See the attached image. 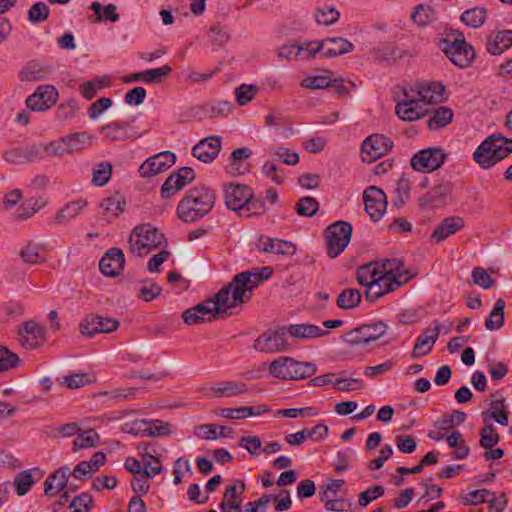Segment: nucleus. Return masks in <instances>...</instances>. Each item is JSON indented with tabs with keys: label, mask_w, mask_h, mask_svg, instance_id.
<instances>
[{
	"label": "nucleus",
	"mask_w": 512,
	"mask_h": 512,
	"mask_svg": "<svg viewBox=\"0 0 512 512\" xmlns=\"http://www.w3.org/2000/svg\"><path fill=\"white\" fill-rule=\"evenodd\" d=\"M379 263L380 275L389 276L400 282V286L409 280L407 271L404 270L403 264L397 259H385Z\"/></svg>",
	"instance_id": "obj_29"
},
{
	"label": "nucleus",
	"mask_w": 512,
	"mask_h": 512,
	"mask_svg": "<svg viewBox=\"0 0 512 512\" xmlns=\"http://www.w3.org/2000/svg\"><path fill=\"white\" fill-rule=\"evenodd\" d=\"M208 37L213 45L223 46L229 41L230 34L226 26L217 23L210 27Z\"/></svg>",
	"instance_id": "obj_58"
},
{
	"label": "nucleus",
	"mask_w": 512,
	"mask_h": 512,
	"mask_svg": "<svg viewBox=\"0 0 512 512\" xmlns=\"http://www.w3.org/2000/svg\"><path fill=\"white\" fill-rule=\"evenodd\" d=\"M269 409L265 405L259 406H243L237 408H223L219 415L230 419H242L250 416L261 415L268 412Z\"/></svg>",
	"instance_id": "obj_33"
},
{
	"label": "nucleus",
	"mask_w": 512,
	"mask_h": 512,
	"mask_svg": "<svg viewBox=\"0 0 512 512\" xmlns=\"http://www.w3.org/2000/svg\"><path fill=\"white\" fill-rule=\"evenodd\" d=\"M453 41L442 40L443 52L456 66L461 68L468 67L475 57L474 49L469 45L462 34Z\"/></svg>",
	"instance_id": "obj_8"
},
{
	"label": "nucleus",
	"mask_w": 512,
	"mask_h": 512,
	"mask_svg": "<svg viewBox=\"0 0 512 512\" xmlns=\"http://www.w3.org/2000/svg\"><path fill=\"white\" fill-rule=\"evenodd\" d=\"M413 100H408L407 102L398 100L395 106L396 115L403 121H416L422 118L426 109L420 104H413Z\"/></svg>",
	"instance_id": "obj_31"
},
{
	"label": "nucleus",
	"mask_w": 512,
	"mask_h": 512,
	"mask_svg": "<svg viewBox=\"0 0 512 512\" xmlns=\"http://www.w3.org/2000/svg\"><path fill=\"white\" fill-rule=\"evenodd\" d=\"M269 153L275 161H282L286 165H295L299 162V155L286 147H272Z\"/></svg>",
	"instance_id": "obj_54"
},
{
	"label": "nucleus",
	"mask_w": 512,
	"mask_h": 512,
	"mask_svg": "<svg viewBox=\"0 0 512 512\" xmlns=\"http://www.w3.org/2000/svg\"><path fill=\"white\" fill-rule=\"evenodd\" d=\"M379 273V263H368L359 267L356 271V279L359 284L366 286L375 282L376 277Z\"/></svg>",
	"instance_id": "obj_45"
},
{
	"label": "nucleus",
	"mask_w": 512,
	"mask_h": 512,
	"mask_svg": "<svg viewBox=\"0 0 512 512\" xmlns=\"http://www.w3.org/2000/svg\"><path fill=\"white\" fill-rule=\"evenodd\" d=\"M33 484L34 480L30 471H21L14 479L15 489L19 496L25 495Z\"/></svg>",
	"instance_id": "obj_61"
},
{
	"label": "nucleus",
	"mask_w": 512,
	"mask_h": 512,
	"mask_svg": "<svg viewBox=\"0 0 512 512\" xmlns=\"http://www.w3.org/2000/svg\"><path fill=\"white\" fill-rule=\"evenodd\" d=\"M50 9L44 2H37L33 4L28 10V20L32 24H38L47 20Z\"/></svg>",
	"instance_id": "obj_59"
},
{
	"label": "nucleus",
	"mask_w": 512,
	"mask_h": 512,
	"mask_svg": "<svg viewBox=\"0 0 512 512\" xmlns=\"http://www.w3.org/2000/svg\"><path fill=\"white\" fill-rule=\"evenodd\" d=\"M260 250L266 253L276 255L292 256L296 252V247L292 242L277 238H261Z\"/></svg>",
	"instance_id": "obj_27"
},
{
	"label": "nucleus",
	"mask_w": 512,
	"mask_h": 512,
	"mask_svg": "<svg viewBox=\"0 0 512 512\" xmlns=\"http://www.w3.org/2000/svg\"><path fill=\"white\" fill-rule=\"evenodd\" d=\"M365 210L373 221L382 218L386 211L387 200L384 191L376 186H369L363 193Z\"/></svg>",
	"instance_id": "obj_11"
},
{
	"label": "nucleus",
	"mask_w": 512,
	"mask_h": 512,
	"mask_svg": "<svg viewBox=\"0 0 512 512\" xmlns=\"http://www.w3.org/2000/svg\"><path fill=\"white\" fill-rule=\"evenodd\" d=\"M215 200L216 195L210 188L193 187L178 203L177 215L184 222H195L213 209Z\"/></svg>",
	"instance_id": "obj_1"
},
{
	"label": "nucleus",
	"mask_w": 512,
	"mask_h": 512,
	"mask_svg": "<svg viewBox=\"0 0 512 512\" xmlns=\"http://www.w3.org/2000/svg\"><path fill=\"white\" fill-rule=\"evenodd\" d=\"M258 88L255 85L242 84L235 90L236 101L240 106H244L256 95Z\"/></svg>",
	"instance_id": "obj_63"
},
{
	"label": "nucleus",
	"mask_w": 512,
	"mask_h": 512,
	"mask_svg": "<svg viewBox=\"0 0 512 512\" xmlns=\"http://www.w3.org/2000/svg\"><path fill=\"white\" fill-rule=\"evenodd\" d=\"M451 191L452 186L449 183L436 185L419 199V203L425 208H439L446 203Z\"/></svg>",
	"instance_id": "obj_23"
},
{
	"label": "nucleus",
	"mask_w": 512,
	"mask_h": 512,
	"mask_svg": "<svg viewBox=\"0 0 512 512\" xmlns=\"http://www.w3.org/2000/svg\"><path fill=\"white\" fill-rule=\"evenodd\" d=\"M512 46V30L491 33L486 38V49L492 55H500Z\"/></svg>",
	"instance_id": "obj_26"
},
{
	"label": "nucleus",
	"mask_w": 512,
	"mask_h": 512,
	"mask_svg": "<svg viewBox=\"0 0 512 512\" xmlns=\"http://www.w3.org/2000/svg\"><path fill=\"white\" fill-rule=\"evenodd\" d=\"M145 435L147 437H163L171 433L170 425L162 420H146Z\"/></svg>",
	"instance_id": "obj_53"
},
{
	"label": "nucleus",
	"mask_w": 512,
	"mask_h": 512,
	"mask_svg": "<svg viewBox=\"0 0 512 512\" xmlns=\"http://www.w3.org/2000/svg\"><path fill=\"white\" fill-rule=\"evenodd\" d=\"M384 492L385 490L383 486L374 485L359 494L358 503L361 507H365L373 500L383 496Z\"/></svg>",
	"instance_id": "obj_64"
},
{
	"label": "nucleus",
	"mask_w": 512,
	"mask_h": 512,
	"mask_svg": "<svg viewBox=\"0 0 512 512\" xmlns=\"http://www.w3.org/2000/svg\"><path fill=\"white\" fill-rule=\"evenodd\" d=\"M362 299V294L358 289L346 288L338 296L336 304L340 309L348 310L357 307Z\"/></svg>",
	"instance_id": "obj_40"
},
{
	"label": "nucleus",
	"mask_w": 512,
	"mask_h": 512,
	"mask_svg": "<svg viewBox=\"0 0 512 512\" xmlns=\"http://www.w3.org/2000/svg\"><path fill=\"white\" fill-rule=\"evenodd\" d=\"M250 197L252 191L246 185L230 184L225 189V203L230 210L243 211Z\"/></svg>",
	"instance_id": "obj_18"
},
{
	"label": "nucleus",
	"mask_w": 512,
	"mask_h": 512,
	"mask_svg": "<svg viewBox=\"0 0 512 512\" xmlns=\"http://www.w3.org/2000/svg\"><path fill=\"white\" fill-rule=\"evenodd\" d=\"M446 159V154L440 147L423 149L411 158V167L419 172L427 173L440 168Z\"/></svg>",
	"instance_id": "obj_9"
},
{
	"label": "nucleus",
	"mask_w": 512,
	"mask_h": 512,
	"mask_svg": "<svg viewBox=\"0 0 512 512\" xmlns=\"http://www.w3.org/2000/svg\"><path fill=\"white\" fill-rule=\"evenodd\" d=\"M387 328L382 321L364 324L347 332L343 336V341L350 346L366 345L382 337Z\"/></svg>",
	"instance_id": "obj_7"
},
{
	"label": "nucleus",
	"mask_w": 512,
	"mask_h": 512,
	"mask_svg": "<svg viewBox=\"0 0 512 512\" xmlns=\"http://www.w3.org/2000/svg\"><path fill=\"white\" fill-rule=\"evenodd\" d=\"M254 348L259 352L276 353L284 351L287 348L285 330H277L274 333H264L254 342Z\"/></svg>",
	"instance_id": "obj_17"
},
{
	"label": "nucleus",
	"mask_w": 512,
	"mask_h": 512,
	"mask_svg": "<svg viewBox=\"0 0 512 512\" xmlns=\"http://www.w3.org/2000/svg\"><path fill=\"white\" fill-rule=\"evenodd\" d=\"M351 235L352 225L346 221H336L328 226L325 230L328 256H339L348 246Z\"/></svg>",
	"instance_id": "obj_6"
},
{
	"label": "nucleus",
	"mask_w": 512,
	"mask_h": 512,
	"mask_svg": "<svg viewBox=\"0 0 512 512\" xmlns=\"http://www.w3.org/2000/svg\"><path fill=\"white\" fill-rule=\"evenodd\" d=\"M125 258L121 249H109L99 262L101 273L107 277L119 275L124 268Z\"/></svg>",
	"instance_id": "obj_19"
},
{
	"label": "nucleus",
	"mask_w": 512,
	"mask_h": 512,
	"mask_svg": "<svg viewBox=\"0 0 512 512\" xmlns=\"http://www.w3.org/2000/svg\"><path fill=\"white\" fill-rule=\"evenodd\" d=\"M461 21L469 27L479 28L486 19V10L480 7H474L466 10L460 17Z\"/></svg>",
	"instance_id": "obj_47"
},
{
	"label": "nucleus",
	"mask_w": 512,
	"mask_h": 512,
	"mask_svg": "<svg viewBox=\"0 0 512 512\" xmlns=\"http://www.w3.org/2000/svg\"><path fill=\"white\" fill-rule=\"evenodd\" d=\"M57 96L58 93L53 86L41 85L28 96L25 103L32 111H45L55 104Z\"/></svg>",
	"instance_id": "obj_15"
},
{
	"label": "nucleus",
	"mask_w": 512,
	"mask_h": 512,
	"mask_svg": "<svg viewBox=\"0 0 512 512\" xmlns=\"http://www.w3.org/2000/svg\"><path fill=\"white\" fill-rule=\"evenodd\" d=\"M419 89L424 108L427 104L441 102L443 99L444 86L440 83H419Z\"/></svg>",
	"instance_id": "obj_37"
},
{
	"label": "nucleus",
	"mask_w": 512,
	"mask_h": 512,
	"mask_svg": "<svg viewBox=\"0 0 512 512\" xmlns=\"http://www.w3.org/2000/svg\"><path fill=\"white\" fill-rule=\"evenodd\" d=\"M317 372V365L314 362L296 361L291 357H279L272 361L269 366V373L282 380H299L313 376Z\"/></svg>",
	"instance_id": "obj_2"
},
{
	"label": "nucleus",
	"mask_w": 512,
	"mask_h": 512,
	"mask_svg": "<svg viewBox=\"0 0 512 512\" xmlns=\"http://www.w3.org/2000/svg\"><path fill=\"white\" fill-rule=\"evenodd\" d=\"M128 123L123 121H114L100 127V131L105 137L112 141L125 140L130 138L128 134Z\"/></svg>",
	"instance_id": "obj_38"
},
{
	"label": "nucleus",
	"mask_w": 512,
	"mask_h": 512,
	"mask_svg": "<svg viewBox=\"0 0 512 512\" xmlns=\"http://www.w3.org/2000/svg\"><path fill=\"white\" fill-rule=\"evenodd\" d=\"M20 362L21 360L17 354L0 345V372L16 368Z\"/></svg>",
	"instance_id": "obj_57"
},
{
	"label": "nucleus",
	"mask_w": 512,
	"mask_h": 512,
	"mask_svg": "<svg viewBox=\"0 0 512 512\" xmlns=\"http://www.w3.org/2000/svg\"><path fill=\"white\" fill-rule=\"evenodd\" d=\"M86 206V201L78 200L67 203L55 216L58 224L67 223L74 219Z\"/></svg>",
	"instance_id": "obj_41"
},
{
	"label": "nucleus",
	"mask_w": 512,
	"mask_h": 512,
	"mask_svg": "<svg viewBox=\"0 0 512 512\" xmlns=\"http://www.w3.org/2000/svg\"><path fill=\"white\" fill-rule=\"evenodd\" d=\"M165 241L164 234L153 225L147 223L136 226L133 229L129 244L134 255L143 257L152 250L157 249Z\"/></svg>",
	"instance_id": "obj_3"
},
{
	"label": "nucleus",
	"mask_w": 512,
	"mask_h": 512,
	"mask_svg": "<svg viewBox=\"0 0 512 512\" xmlns=\"http://www.w3.org/2000/svg\"><path fill=\"white\" fill-rule=\"evenodd\" d=\"M19 342L27 349L37 348L44 342V329L35 321H27L19 330Z\"/></svg>",
	"instance_id": "obj_21"
},
{
	"label": "nucleus",
	"mask_w": 512,
	"mask_h": 512,
	"mask_svg": "<svg viewBox=\"0 0 512 512\" xmlns=\"http://www.w3.org/2000/svg\"><path fill=\"white\" fill-rule=\"evenodd\" d=\"M52 73V67L39 62H31L20 73L22 81L36 82L45 79Z\"/></svg>",
	"instance_id": "obj_34"
},
{
	"label": "nucleus",
	"mask_w": 512,
	"mask_h": 512,
	"mask_svg": "<svg viewBox=\"0 0 512 512\" xmlns=\"http://www.w3.org/2000/svg\"><path fill=\"white\" fill-rule=\"evenodd\" d=\"M286 332L297 339H313L323 337L329 333L327 330L309 323L290 325L286 328Z\"/></svg>",
	"instance_id": "obj_30"
},
{
	"label": "nucleus",
	"mask_w": 512,
	"mask_h": 512,
	"mask_svg": "<svg viewBox=\"0 0 512 512\" xmlns=\"http://www.w3.org/2000/svg\"><path fill=\"white\" fill-rule=\"evenodd\" d=\"M250 282V271H244L234 276L233 280L216 293V299L220 304H224L227 312L241 305L247 299L249 293L248 286Z\"/></svg>",
	"instance_id": "obj_5"
},
{
	"label": "nucleus",
	"mask_w": 512,
	"mask_h": 512,
	"mask_svg": "<svg viewBox=\"0 0 512 512\" xmlns=\"http://www.w3.org/2000/svg\"><path fill=\"white\" fill-rule=\"evenodd\" d=\"M393 142L382 134H373L367 137L361 148L363 162L371 163L388 154L392 149Z\"/></svg>",
	"instance_id": "obj_10"
},
{
	"label": "nucleus",
	"mask_w": 512,
	"mask_h": 512,
	"mask_svg": "<svg viewBox=\"0 0 512 512\" xmlns=\"http://www.w3.org/2000/svg\"><path fill=\"white\" fill-rule=\"evenodd\" d=\"M66 153H73L80 151L91 145V137L87 132H77L68 136L62 137Z\"/></svg>",
	"instance_id": "obj_36"
},
{
	"label": "nucleus",
	"mask_w": 512,
	"mask_h": 512,
	"mask_svg": "<svg viewBox=\"0 0 512 512\" xmlns=\"http://www.w3.org/2000/svg\"><path fill=\"white\" fill-rule=\"evenodd\" d=\"M463 227L464 220L461 217H447L435 228L430 239L436 243L442 242Z\"/></svg>",
	"instance_id": "obj_25"
},
{
	"label": "nucleus",
	"mask_w": 512,
	"mask_h": 512,
	"mask_svg": "<svg viewBox=\"0 0 512 512\" xmlns=\"http://www.w3.org/2000/svg\"><path fill=\"white\" fill-rule=\"evenodd\" d=\"M224 304H220L219 300L214 301V306H206V304H197L192 307L201 317H205V322H211L220 319L224 316L232 315V312H227Z\"/></svg>",
	"instance_id": "obj_35"
},
{
	"label": "nucleus",
	"mask_w": 512,
	"mask_h": 512,
	"mask_svg": "<svg viewBox=\"0 0 512 512\" xmlns=\"http://www.w3.org/2000/svg\"><path fill=\"white\" fill-rule=\"evenodd\" d=\"M505 301L502 298L496 300L493 310L485 321L487 330H498L504 325Z\"/></svg>",
	"instance_id": "obj_42"
},
{
	"label": "nucleus",
	"mask_w": 512,
	"mask_h": 512,
	"mask_svg": "<svg viewBox=\"0 0 512 512\" xmlns=\"http://www.w3.org/2000/svg\"><path fill=\"white\" fill-rule=\"evenodd\" d=\"M71 473L72 471L67 466L61 467L58 470L54 471L44 481V492L49 493L52 490L51 482L55 480H58V485L67 486L68 479L70 476H72Z\"/></svg>",
	"instance_id": "obj_51"
},
{
	"label": "nucleus",
	"mask_w": 512,
	"mask_h": 512,
	"mask_svg": "<svg viewBox=\"0 0 512 512\" xmlns=\"http://www.w3.org/2000/svg\"><path fill=\"white\" fill-rule=\"evenodd\" d=\"M195 178L194 170L191 167H181L170 174L161 187V197L170 198Z\"/></svg>",
	"instance_id": "obj_14"
},
{
	"label": "nucleus",
	"mask_w": 512,
	"mask_h": 512,
	"mask_svg": "<svg viewBox=\"0 0 512 512\" xmlns=\"http://www.w3.org/2000/svg\"><path fill=\"white\" fill-rule=\"evenodd\" d=\"M19 255L24 262L32 265L43 263L45 261L43 247L37 243L29 242L23 249H21Z\"/></svg>",
	"instance_id": "obj_43"
},
{
	"label": "nucleus",
	"mask_w": 512,
	"mask_h": 512,
	"mask_svg": "<svg viewBox=\"0 0 512 512\" xmlns=\"http://www.w3.org/2000/svg\"><path fill=\"white\" fill-rule=\"evenodd\" d=\"M492 495V492L487 489H479L467 494L460 496L461 501L464 505H477L485 503L488 500V496Z\"/></svg>",
	"instance_id": "obj_62"
},
{
	"label": "nucleus",
	"mask_w": 512,
	"mask_h": 512,
	"mask_svg": "<svg viewBox=\"0 0 512 512\" xmlns=\"http://www.w3.org/2000/svg\"><path fill=\"white\" fill-rule=\"evenodd\" d=\"M319 43L322 45L321 54L323 57H336L353 51L354 45L345 38H326Z\"/></svg>",
	"instance_id": "obj_24"
},
{
	"label": "nucleus",
	"mask_w": 512,
	"mask_h": 512,
	"mask_svg": "<svg viewBox=\"0 0 512 512\" xmlns=\"http://www.w3.org/2000/svg\"><path fill=\"white\" fill-rule=\"evenodd\" d=\"M236 483L239 484V489H237L235 484L226 487L223 500L219 505L220 509L229 508L236 512H242V499L237 496V493L242 494L245 491V484L242 480H238Z\"/></svg>",
	"instance_id": "obj_32"
},
{
	"label": "nucleus",
	"mask_w": 512,
	"mask_h": 512,
	"mask_svg": "<svg viewBox=\"0 0 512 512\" xmlns=\"http://www.w3.org/2000/svg\"><path fill=\"white\" fill-rule=\"evenodd\" d=\"M321 47L322 45L319 41L297 44V60H309L317 53H321Z\"/></svg>",
	"instance_id": "obj_60"
},
{
	"label": "nucleus",
	"mask_w": 512,
	"mask_h": 512,
	"mask_svg": "<svg viewBox=\"0 0 512 512\" xmlns=\"http://www.w3.org/2000/svg\"><path fill=\"white\" fill-rule=\"evenodd\" d=\"M400 287V282L386 275H378L375 282L369 285L366 290L365 298L369 302H374L384 294L392 292Z\"/></svg>",
	"instance_id": "obj_22"
},
{
	"label": "nucleus",
	"mask_w": 512,
	"mask_h": 512,
	"mask_svg": "<svg viewBox=\"0 0 512 512\" xmlns=\"http://www.w3.org/2000/svg\"><path fill=\"white\" fill-rule=\"evenodd\" d=\"M125 205L126 202L119 195L106 198L100 203V207L103 210L102 213L108 219L110 216L118 217L124 211Z\"/></svg>",
	"instance_id": "obj_46"
},
{
	"label": "nucleus",
	"mask_w": 512,
	"mask_h": 512,
	"mask_svg": "<svg viewBox=\"0 0 512 512\" xmlns=\"http://www.w3.org/2000/svg\"><path fill=\"white\" fill-rule=\"evenodd\" d=\"M221 148L222 139L220 136H208L192 148V155L203 163H211L219 155Z\"/></svg>",
	"instance_id": "obj_16"
},
{
	"label": "nucleus",
	"mask_w": 512,
	"mask_h": 512,
	"mask_svg": "<svg viewBox=\"0 0 512 512\" xmlns=\"http://www.w3.org/2000/svg\"><path fill=\"white\" fill-rule=\"evenodd\" d=\"M172 72V68L169 65H163L158 68L148 69L142 72H137L127 76L124 82L130 83L134 81H142L145 83H156L161 82L162 78L168 77Z\"/></svg>",
	"instance_id": "obj_28"
},
{
	"label": "nucleus",
	"mask_w": 512,
	"mask_h": 512,
	"mask_svg": "<svg viewBox=\"0 0 512 512\" xmlns=\"http://www.w3.org/2000/svg\"><path fill=\"white\" fill-rule=\"evenodd\" d=\"M245 392L247 385L239 381H223L204 388L205 395L213 398L233 397Z\"/></svg>",
	"instance_id": "obj_20"
},
{
	"label": "nucleus",
	"mask_w": 512,
	"mask_h": 512,
	"mask_svg": "<svg viewBox=\"0 0 512 512\" xmlns=\"http://www.w3.org/2000/svg\"><path fill=\"white\" fill-rule=\"evenodd\" d=\"M500 437L493 425H485L480 430V446L486 450L492 449L499 443Z\"/></svg>",
	"instance_id": "obj_55"
},
{
	"label": "nucleus",
	"mask_w": 512,
	"mask_h": 512,
	"mask_svg": "<svg viewBox=\"0 0 512 512\" xmlns=\"http://www.w3.org/2000/svg\"><path fill=\"white\" fill-rule=\"evenodd\" d=\"M98 439L99 435L93 429H88L78 434L73 443V450L78 451L80 449L94 447Z\"/></svg>",
	"instance_id": "obj_56"
},
{
	"label": "nucleus",
	"mask_w": 512,
	"mask_h": 512,
	"mask_svg": "<svg viewBox=\"0 0 512 512\" xmlns=\"http://www.w3.org/2000/svg\"><path fill=\"white\" fill-rule=\"evenodd\" d=\"M175 161V153L160 152L144 161L139 167V173L144 178L152 177L169 169Z\"/></svg>",
	"instance_id": "obj_13"
},
{
	"label": "nucleus",
	"mask_w": 512,
	"mask_h": 512,
	"mask_svg": "<svg viewBox=\"0 0 512 512\" xmlns=\"http://www.w3.org/2000/svg\"><path fill=\"white\" fill-rule=\"evenodd\" d=\"M112 165L109 162L98 163L92 173V183L95 186H104L111 178Z\"/></svg>",
	"instance_id": "obj_49"
},
{
	"label": "nucleus",
	"mask_w": 512,
	"mask_h": 512,
	"mask_svg": "<svg viewBox=\"0 0 512 512\" xmlns=\"http://www.w3.org/2000/svg\"><path fill=\"white\" fill-rule=\"evenodd\" d=\"M233 109V104L228 100H220L212 103H207L201 107L204 116L209 118L226 116Z\"/></svg>",
	"instance_id": "obj_44"
},
{
	"label": "nucleus",
	"mask_w": 512,
	"mask_h": 512,
	"mask_svg": "<svg viewBox=\"0 0 512 512\" xmlns=\"http://www.w3.org/2000/svg\"><path fill=\"white\" fill-rule=\"evenodd\" d=\"M314 16L318 24L328 26L334 24L339 19L340 13L333 6H323L316 10Z\"/></svg>",
	"instance_id": "obj_50"
},
{
	"label": "nucleus",
	"mask_w": 512,
	"mask_h": 512,
	"mask_svg": "<svg viewBox=\"0 0 512 512\" xmlns=\"http://www.w3.org/2000/svg\"><path fill=\"white\" fill-rule=\"evenodd\" d=\"M501 139H503L501 133H493L485 138L474 151L473 160L482 169L488 170L507 158Z\"/></svg>",
	"instance_id": "obj_4"
},
{
	"label": "nucleus",
	"mask_w": 512,
	"mask_h": 512,
	"mask_svg": "<svg viewBox=\"0 0 512 512\" xmlns=\"http://www.w3.org/2000/svg\"><path fill=\"white\" fill-rule=\"evenodd\" d=\"M452 118L453 111L446 106H440L431 114L427 122V127L430 130H438L448 125L452 121Z\"/></svg>",
	"instance_id": "obj_39"
},
{
	"label": "nucleus",
	"mask_w": 512,
	"mask_h": 512,
	"mask_svg": "<svg viewBox=\"0 0 512 512\" xmlns=\"http://www.w3.org/2000/svg\"><path fill=\"white\" fill-rule=\"evenodd\" d=\"M119 327L118 320L99 315H88L79 325L80 332L88 337L97 333H111Z\"/></svg>",
	"instance_id": "obj_12"
},
{
	"label": "nucleus",
	"mask_w": 512,
	"mask_h": 512,
	"mask_svg": "<svg viewBox=\"0 0 512 512\" xmlns=\"http://www.w3.org/2000/svg\"><path fill=\"white\" fill-rule=\"evenodd\" d=\"M332 83V72L327 70L322 75L308 76L304 78L300 85L306 89H324Z\"/></svg>",
	"instance_id": "obj_48"
},
{
	"label": "nucleus",
	"mask_w": 512,
	"mask_h": 512,
	"mask_svg": "<svg viewBox=\"0 0 512 512\" xmlns=\"http://www.w3.org/2000/svg\"><path fill=\"white\" fill-rule=\"evenodd\" d=\"M318 209L319 203L313 197H302L295 205L297 214L304 217H312L317 213Z\"/></svg>",
	"instance_id": "obj_52"
}]
</instances>
